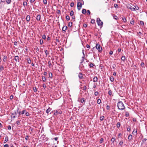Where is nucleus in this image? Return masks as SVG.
I'll return each mask as SVG.
<instances>
[{
  "label": "nucleus",
  "mask_w": 147,
  "mask_h": 147,
  "mask_svg": "<svg viewBox=\"0 0 147 147\" xmlns=\"http://www.w3.org/2000/svg\"><path fill=\"white\" fill-rule=\"evenodd\" d=\"M97 104H99L101 103V100L100 99H98L97 100Z\"/></svg>",
  "instance_id": "nucleus-27"
},
{
  "label": "nucleus",
  "mask_w": 147,
  "mask_h": 147,
  "mask_svg": "<svg viewBox=\"0 0 147 147\" xmlns=\"http://www.w3.org/2000/svg\"><path fill=\"white\" fill-rule=\"evenodd\" d=\"M110 79L111 82H113L114 81V78L113 76H111L110 78Z\"/></svg>",
  "instance_id": "nucleus-21"
},
{
  "label": "nucleus",
  "mask_w": 147,
  "mask_h": 147,
  "mask_svg": "<svg viewBox=\"0 0 147 147\" xmlns=\"http://www.w3.org/2000/svg\"><path fill=\"white\" fill-rule=\"evenodd\" d=\"M67 27L66 26H63L62 28V31L65 32V30H67Z\"/></svg>",
  "instance_id": "nucleus-14"
},
{
  "label": "nucleus",
  "mask_w": 147,
  "mask_h": 147,
  "mask_svg": "<svg viewBox=\"0 0 147 147\" xmlns=\"http://www.w3.org/2000/svg\"><path fill=\"white\" fill-rule=\"evenodd\" d=\"M130 23L131 24H134V21L133 20H132L130 21Z\"/></svg>",
  "instance_id": "nucleus-59"
},
{
  "label": "nucleus",
  "mask_w": 147,
  "mask_h": 147,
  "mask_svg": "<svg viewBox=\"0 0 147 147\" xmlns=\"http://www.w3.org/2000/svg\"><path fill=\"white\" fill-rule=\"evenodd\" d=\"M132 134L133 135L135 136V137L137 136V129H134L133 131Z\"/></svg>",
  "instance_id": "nucleus-7"
},
{
  "label": "nucleus",
  "mask_w": 147,
  "mask_h": 147,
  "mask_svg": "<svg viewBox=\"0 0 147 147\" xmlns=\"http://www.w3.org/2000/svg\"><path fill=\"white\" fill-rule=\"evenodd\" d=\"M3 61L4 62H6L7 61V57L6 55H3Z\"/></svg>",
  "instance_id": "nucleus-12"
},
{
  "label": "nucleus",
  "mask_w": 147,
  "mask_h": 147,
  "mask_svg": "<svg viewBox=\"0 0 147 147\" xmlns=\"http://www.w3.org/2000/svg\"><path fill=\"white\" fill-rule=\"evenodd\" d=\"M87 13L89 15H90V12L89 10H88L87 11Z\"/></svg>",
  "instance_id": "nucleus-55"
},
{
  "label": "nucleus",
  "mask_w": 147,
  "mask_h": 147,
  "mask_svg": "<svg viewBox=\"0 0 147 147\" xmlns=\"http://www.w3.org/2000/svg\"><path fill=\"white\" fill-rule=\"evenodd\" d=\"M45 54L46 55V56H47L49 54V52L47 51V50H46L45 51Z\"/></svg>",
  "instance_id": "nucleus-35"
},
{
  "label": "nucleus",
  "mask_w": 147,
  "mask_h": 147,
  "mask_svg": "<svg viewBox=\"0 0 147 147\" xmlns=\"http://www.w3.org/2000/svg\"><path fill=\"white\" fill-rule=\"evenodd\" d=\"M0 69L1 71L3 70L4 69V67L3 66L1 65L0 66Z\"/></svg>",
  "instance_id": "nucleus-46"
},
{
  "label": "nucleus",
  "mask_w": 147,
  "mask_h": 147,
  "mask_svg": "<svg viewBox=\"0 0 147 147\" xmlns=\"http://www.w3.org/2000/svg\"><path fill=\"white\" fill-rule=\"evenodd\" d=\"M55 41L57 42H59V38L58 37H56L55 39Z\"/></svg>",
  "instance_id": "nucleus-34"
},
{
  "label": "nucleus",
  "mask_w": 147,
  "mask_h": 147,
  "mask_svg": "<svg viewBox=\"0 0 147 147\" xmlns=\"http://www.w3.org/2000/svg\"><path fill=\"white\" fill-rule=\"evenodd\" d=\"M98 94H99V92L97 91L95 92H94V95L95 96H97Z\"/></svg>",
  "instance_id": "nucleus-45"
},
{
  "label": "nucleus",
  "mask_w": 147,
  "mask_h": 147,
  "mask_svg": "<svg viewBox=\"0 0 147 147\" xmlns=\"http://www.w3.org/2000/svg\"><path fill=\"white\" fill-rule=\"evenodd\" d=\"M80 1L83 2V4H82L81 2L78 3L77 4V7H78V10H80L81 8L82 7V5L84 4V2L82 0H81Z\"/></svg>",
  "instance_id": "nucleus-3"
},
{
  "label": "nucleus",
  "mask_w": 147,
  "mask_h": 147,
  "mask_svg": "<svg viewBox=\"0 0 147 147\" xmlns=\"http://www.w3.org/2000/svg\"><path fill=\"white\" fill-rule=\"evenodd\" d=\"M41 18V16L40 15H38L36 17V20H39Z\"/></svg>",
  "instance_id": "nucleus-16"
},
{
  "label": "nucleus",
  "mask_w": 147,
  "mask_h": 147,
  "mask_svg": "<svg viewBox=\"0 0 147 147\" xmlns=\"http://www.w3.org/2000/svg\"><path fill=\"white\" fill-rule=\"evenodd\" d=\"M46 38V36H45V35L44 34V35H42V38L43 39H44V40Z\"/></svg>",
  "instance_id": "nucleus-51"
},
{
  "label": "nucleus",
  "mask_w": 147,
  "mask_h": 147,
  "mask_svg": "<svg viewBox=\"0 0 147 147\" xmlns=\"http://www.w3.org/2000/svg\"><path fill=\"white\" fill-rule=\"evenodd\" d=\"M43 2L45 4H47V0H43Z\"/></svg>",
  "instance_id": "nucleus-56"
},
{
  "label": "nucleus",
  "mask_w": 147,
  "mask_h": 147,
  "mask_svg": "<svg viewBox=\"0 0 147 147\" xmlns=\"http://www.w3.org/2000/svg\"><path fill=\"white\" fill-rule=\"evenodd\" d=\"M72 25V22H70L68 24V26L70 27H71Z\"/></svg>",
  "instance_id": "nucleus-36"
},
{
  "label": "nucleus",
  "mask_w": 147,
  "mask_h": 147,
  "mask_svg": "<svg viewBox=\"0 0 147 147\" xmlns=\"http://www.w3.org/2000/svg\"><path fill=\"white\" fill-rule=\"evenodd\" d=\"M114 7L115 8H118V5L117 4H114Z\"/></svg>",
  "instance_id": "nucleus-44"
},
{
  "label": "nucleus",
  "mask_w": 147,
  "mask_h": 147,
  "mask_svg": "<svg viewBox=\"0 0 147 147\" xmlns=\"http://www.w3.org/2000/svg\"><path fill=\"white\" fill-rule=\"evenodd\" d=\"M66 19L67 20H70V18L69 16L67 15L66 16Z\"/></svg>",
  "instance_id": "nucleus-40"
},
{
  "label": "nucleus",
  "mask_w": 147,
  "mask_h": 147,
  "mask_svg": "<svg viewBox=\"0 0 147 147\" xmlns=\"http://www.w3.org/2000/svg\"><path fill=\"white\" fill-rule=\"evenodd\" d=\"M49 77L51 78H52L53 77V75L51 73H49Z\"/></svg>",
  "instance_id": "nucleus-37"
},
{
  "label": "nucleus",
  "mask_w": 147,
  "mask_h": 147,
  "mask_svg": "<svg viewBox=\"0 0 147 147\" xmlns=\"http://www.w3.org/2000/svg\"><path fill=\"white\" fill-rule=\"evenodd\" d=\"M74 5V3L73 2H71L70 4V6L71 7H73Z\"/></svg>",
  "instance_id": "nucleus-52"
},
{
  "label": "nucleus",
  "mask_w": 147,
  "mask_h": 147,
  "mask_svg": "<svg viewBox=\"0 0 147 147\" xmlns=\"http://www.w3.org/2000/svg\"><path fill=\"white\" fill-rule=\"evenodd\" d=\"M135 7H132L130 5L128 6L127 7L129 9H130L132 11H135L136 10H136H138V9H137V8H138V6H134Z\"/></svg>",
  "instance_id": "nucleus-6"
},
{
  "label": "nucleus",
  "mask_w": 147,
  "mask_h": 147,
  "mask_svg": "<svg viewBox=\"0 0 147 147\" xmlns=\"http://www.w3.org/2000/svg\"><path fill=\"white\" fill-rule=\"evenodd\" d=\"M40 45H42L43 43V40L42 39H40Z\"/></svg>",
  "instance_id": "nucleus-49"
},
{
  "label": "nucleus",
  "mask_w": 147,
  "mask_h": 147,
  "mask_svg": "<svg viewBox=\"0 0 147 147\" xmlns=\"http://www.w3.org/2000/svg\"><path fill=\"white\" fill-rule=\"evenodd\" d=\"M122 19L124 22L125 23L126 22L127 20H126V19L125 17H123L122 18Z\"/></svg>",
  "instance_id": "nucleus-22"
},
{
  "label": "nucleus",
  "mask_w": 147,
  "mask_h": 147,
  "mask_svg": "<svg viewBox=\"0 0 147 147\" xmlns=\"http://www.w3.org/2000/svg\"><path fill=\"white\" fill-rule=\"evenodd\" d=\"M82 13L83 14H85L86 12V10L85 9H83L82 10Z\"/></svg>",
  "instance_id": "nucleus-19"
},
{
  "label": "nucleus",
  "mask_w": 147,
  "mask_h": 147,
  "mask_svg": "<svg viewBox=\"0 0 147 147\" xmlns=\"http://www.w3.org/2000/svg\"><path fill=\"white\" fill-rule=\"evenodd\" d=\"M27 61L28 63L29 64H30L31 63V61L29 58L28 59Z\"/></svg>",
  "instance_id": "nucleus-43"
},
{
  "label": "nucleus",
  "mask_w": 147,
  "mask_h": 147,
  "mask_svg": "<svg viewBox=\"0 0 147 147\" xmlns=\"http://www.w3.org/2000/svg\"><path fill=\"white\" fill-rule=\"evenodd\" d=\"M112 93H113L112 91L111 90H110L109 91L108 94L110 95L111 96V95H112V96H113V94H112Z\"/></svg>",
  "instance_id": "nucleus-18"
},
{
  "label": "nucleus",
  "mask_w": 147,
  "mask_h": 147,
  "mask_svg": "<svg viewBox=\"0 0 147 147\" xmlns=\"http://www.w3.org/2000/svg\"><path fill=\"white\" fill-rule=\"evenodd\" d=\"M142 35H142V34L141 33V32H139L138 33V36H140V38H141V36H142Z\"/></svg>",
  "instance_id": "nucleus-48"
},
{
  "label": "nucleus",
  "mask_w": 147,
  "mask_h": 147,
  "mask_svg": "<svg viewBox=\"0 0 147 147\" xmlns=\"http://www.w3.org/2000/svg\"><path fill=\"white\" fill-rule=\"evenodd\" d=\"M7 129L9 130H10L11 129V127L10 125H9L7 126Z\"/></svg>",
  "instance_id": "nucleus-60"
},
{
  "label": "nucleus",
  "mask_w": 147,
  "mask_h": 147,
  "mask_svg": "<svg viewBox=\"0 0 147 147\" xmlns=\"http://www.w3.org/2000/svg\"><path fill=\"white\" fill-rule=\"evenodd\" d=\"M120 126V123L118 122L117 124V128H119Z\"/></svg>",
  "instance_id": "nucleus-23"
},
{
  "label": "nucleus",
  "mask_w": 147,
  "mask_h": 147,
  "mask_svg": "<svg viewBox=\"0 0 147 147\" xmlns=\"http://www.w3.org/2000/svg\"><path fill=\"white\" fill-rule=\"evenodd\" d=\"M113 51H110L109 52V54L111 55L113 54Z\"/></svg>",
  "instance_id": "nucleus-62"
},
{
  "label": "nucleus",
  "mask_w": 147,
  "mask_h": 147,
  "mask_svg": "<svg viewBox=\"0 0 147 147\" xmlns=\"http://www.w3.org/2000/svg\"><path fill=\"white\" fill-rule=\"evenodd\" d=\"M117 105L118 108L119 110H123L125 108L123 103L121 101L119 102L117 104Z\"/></svg>",
  "instance_id": "nucleus-1"
},
{
  "label": "nucleus",
  "mask_w": 147,
  "mask_h": 147,
  "mask_svg": "<svg viewBox=\"0 0 147 147\" xmlns=\"http://www.w3.org/2000/svg\"><path fill=\"white\" fill-rule=\"evenodd\" d=\"M42 80L43 82H45L46 80V78L44 76H42Z\"/></svg>",
  "instance_id": "nucleus-30"
},
{
  "label": "nucleus",
  "mask_w": 147,
  "mask_h": 147,
  "mask_svg": "<svg viewBox=\"0 0 147 147\" xmlns=\"http://www.w3.org/2000/svg\"><path fill=\"white\" fill-rule=\"evenodd\" d=\"M30 20V16L29 15L27 16L26 17V20L27 22H29Z\"/></svg>",
  "instance_id": "nucleus-13"
},
{
  "label": "nucleus",
  "mask_w": 147,
  "mask_h": 147,
  "mask_svg": "<svg viewBox=\"0 0 147 147\" xmlns=\"http://www.w3.org/2000/svg\"><path fill=\"white\" fill-rule=\"evenodd\" d=\"M26 110H24L22 111V114L23 115L24 114V113L25 112Z\"/></svg>",
  "instance_id": "nucleus-63"
},
{
  "label": "nucleus",
  "mask_w": 147,
  "mask_h": 147,
  "mask_svg": "<svg viewBox=\"0 0 147 147\" xmlns=\"http://www.w3.org/2000/svg\"><path fill=\"white\" fill-rule=\"evenodd\" d=\"M128 140H131V139H132V135L131 134H130L129 135L128 137Z\"/></svg>",
  "instance_id": "nucleus-20"
},
{
  "label": "nucleus",
  "mask_w": 147,
  "mask_h": 147,
  "mask_svg": "<svg viewBox=\"0 0 147 147\" xmlns=\"http://www.w3.org/2000/svg\"><path fill=\"white\" fill-rule=\"evenodd\" d=\"M107 110H109L110 109V107L109 105H107Z\"/></svg>",
  "instance_id": "nucleus-53"
},
{
  "label": "nucleus",
  "mask_w": 147,
  "mask_h": 147,
  "mask_svg": "<svg viewBox=\"0 0 147 147\" xmlns=\"http://www.w3.org/2000/svg\"><path fill=\"white\" fill-rule=\"evenodd\" d=\"M96 22L97 23L98 25L100 27H102L103 24V22L100 20L99 18H97L96 20Z\"/></svg>",
  "instance_id": "nucleus-2"
},
{
  "label": "nucleus",
  "mask_w": 147,
  "mask_h": 147,
  "mask_svg": "<svg viewBox=\"0 0 147 147\" xmlns=\"http://www.w3.org/2000/svg\"><path fill=\"white\" fill-rule=\"evenodd\" d=\"M9 145L7 144H6L4 145V147H9Z\"/></svg>",
  "instance_id": "nucleus-64"
},
{
  "label": "nucleus",
  "mask_w": 147,
  "mask_h": 147,
  "mask_svg": "<svg viewBox=\"0 0 147 147\" xmlns=\"http://www.w3.org/2000/svg\"><path fill=\"white\" fill-rule=\"evenodd\" d=\"M127 130L128 131H129L131 130V127L130 126H128L127 128Z\"/></svg>",
  "instance_id": "nucleus-47"
},
{
  "label": "nucleus",
  "mask_w": 147,
  "mask_h": 147,
  "mask_svg": "<svg viewBox=\"0 0 147 147\" xmlns=\"http://www.w3.org/2000/svg\"><path fill=\"white\" fill-rule=\"evenodd\" d=\"M18 44V42H17L15 41L14 42V45L15 46H17Z\"/></svg>",
  "instance_id": "nucleus-61"
},
{
  "label": "nucleus",
  "mask_w": 147,
  "mask_h": 147,
  "mask_svg": "<svg viewBox=\"0 0 147 147\" xmlns=\"http://www.w3.org/2000/svg\"><path fill=\"white\" fill-rule=\"evenodd\" d=\"M94 65V64L91 63L89 65V67L90 68L92 67Z\"/></svg>",
  "instance_id": "nucleus-29"
},
{
  "label": "nucleus",
  "mask_w": 147,
  "mask_h": 147,
  "mask_svg": "<svg viewBox=\"0 0 147 147\" xmlns=\"http://www.w3.org/2000/svg\"><path fill=\"white\" fill-rule=\"evenodd\" d=\"M7 4H10L11 2V0H5Z\"/></svg>",
  "instance_id": "nucleus-42"
},
{
  "label": "nucleus",
  "mask_w": 147,
  "mask_h": 147,
  "mask_svg": "<svg viewBox=\"0 0 147 147\" xmlns=\"http://www.w3.org/2000/svg\"><path fill=\"white\" fill-rule=\"evenodd\" d=\"M74 12L73 10L71 11L70 15L71 16H72L74 15Z\"/></svg>",
  "instance_id": "nucleus-38"
},
{
  "label": "nucleus",
  "mask_w": 147,
  "mask_h": 147,
  "mask_svg": "<svg viewBox=\"0 0 147 147\" xmlns=\"http://www.w3.org/2000/svg\"><path fill=\"white\" fill-rule=\"evenodd\" d=\"M54 115H57L58 114H61L62 113V111L60 110H55L54 111Z\"/></svg>",
  "instance_id": "nucleus-4"
},
{
  "label": "nucleus",
  "mask_w": 147,
  "mask_h": 147,
  "mask_svg": "<svg viewBox=\"0 0 147 147\" xmlns=\"http://www.w3.org/2000/svg\"><path fill=\"white\" fill-rule=\"evenodd\" d=\"M98 78L96 76H95L93 78V82H98Z\"/></svg>",
  "instance_id": "nucleus-10"
},
{
  "label": "nucleus",
  "mask_w": 147,
  "mask_h": 147,
  "mask_svg": "<svg viewBox=\"0 0 147 147\" xmlns=\"http://www.w3.org/2000/svg\"><path fill=\"white\" fill-rule=\"evenodd\" d=\"M105 117L104 116H102L100 117V121H102L104 119Z\"/></svg>",
  "instance_id": "nucleus-26"
},
{
  "label": "nucleus",
  "mask_w": 147,
  "mask_h": 147,
  "mask_svg": "<svg viewBox=\"0 0 147 147\" xmlns=\"http://www.w3.org/2000/svg\"><path fill=\"white\" fill-rule=\"evenodd\" d=\"M80 101L81 103H83V102H85V100H84V98H82L81 99Z\"/></svg>",
  "instance_id": "nucleus-28"
},
{
  "label": "nucleus",
  "mask_w": 147,
  "mask_h": 147,
  "mask_svg": "<svg viewBox=\"0 0 147 147\" xmlns=\"http://www.w3.org/2000/svg\"><path fill=\"white\" fill-rule=\"evenodd\" d=\"M123 144V142L122 141H120L119 143V144L121 146Z\"/></svg>",
  "instance_id": "nucleus-50"
},
{
  "label": "nucleus",
  "mask_w": 147,
  "mask_h": 147,
  "mask_svg": "<svg viewBox=\"0 0 147 147\" xmlns=\"http://www.w3.org/2000/svg\"><path fill=\"white\" fill-rule=\"evenodd\" d=\"M23 5L24 7H25L27 5V3L26 2L24 1L23 3Z\"/></svg>",
  "instance_id": "nucleus-39"
},
{
  "label": "nucleus",
  "mask_w": 147,
  "mask_h": 147,
  "mask_svg": "<svg viewBox=\"0 0 147 147\" xmlns=\"http://www.w3.org/2000/svg\"><path fill=\"white\" fill-rule=\"evenodd\" d=\"M81 88V89H82V87ZM86 86H84L83 87V90L84 91H85L86 90Z\"/></svg>",
  "instance_id": "nucleus-31"
},
{
  "label": "nucleus",
  "mask_w": 147,
  "mask_h": 147,
  "mask_svg": "<svg viewBox=\"0 0 147 147\" xmlns=\"http://www.w3.org/2000/svg\"><path fill=\"white\" fill-rule=\"evenodd\" d=\"M8 140V137L7 136H6L5 137V140H4V143H6Z\"/></svg>",
  "instance_id": "nucleus-15"
},
{
  "label": "nucleus",
  "mask_w": 147,
  "mask_h": 147,
  "mask_svg": "<svg viewBox=\"0 0 147 147\" xmlns=\"http://www.w3.org/2000/svg\"><path fill=\"white\" fill-rule=\"evenodd\" d=\"M91 22L92 24H93L95 22V20L94 19H92L91 20Z\"/></svg>",
  "instance_id": "nucleus-58"
},
{
  "label": "nucleus",
  "mask_w": 147,
  "mask_h": 147,
  "mask_svg": "<svg viewBox=\"0 0 147 147\" xmlns=\"http://www.w3.org/2000/svg\"><path fill=\"white\" fill-rule=\"evenodd\" d=\"M29 137V136H28L27 135L26 136H25V139L26 140H29V139L28 138Z\"/></svg>",
  "instance_id": "nucleus-54"
},
{
  "label": "nucleus",
  "mask_w": 147,
  "mask_h": 147,
  "mask_svg": "<svg viewBox=\"0 0 147 147\" xmlns=\"http://www.w3.org/2000/svg\"><path fill=\"white\" fill-rule=\"evenodd\" d=\"M95 47H96V49L98 50L99 52L100 53L101 52L102 50V47L100 46L99 44H97L96 45Z\"/></svg>",
  "instance_id": "nucleus-5"
},
{
  "label": "nucleus",
  "mask_w": 147,
  "mask_h": 147,
  "mask_svg": "<svg viewBox=\"0 0 147 147\" xmlns=\"http://www.w3.org/2000/svg\"><path fill=\"white\" fill-rule=\"evenodd\" d=\"M116 139L115 138L113 137L111 139V141L112 142V143H113L114 141H115Z\"/></svg>",
  "instance_id": "nucleus-32"
},
{
  "label": "nucleus",
  "mask_w": 147,
  "mask_h": 147,
  "mask_svg": "<svg viewBox=\"0 0 147 147\" xmlns=\"http://www.w3.org/2000/svg\"><path fill=\"white\" fill-rule=\"evenodd\" d=\"M51 111V109L49 107L46 110V112L48 114L49 113L50 111Z\"/></svg>",
  "instance_id": "nucleus-17"
},
{
  "label": "nucleus",
  "mask_w": 147,
  "mask_h": 147,
  "mask_svg": "<svg viewBox=\"0 0 147 147\" xmlns=\"http://www.w3.org/2000/svg\"><path fill=\"white\" fill-rule=\"evenodd\" d=\"M140 24L143 26L144 25V22L142 21H140Z\"/></svg>",
  "instance_id": "nucleus-33"
},
{
  "label": "nucleus",
  "mask_w": 147,
  "mask_h": 147,
  "mask_svg": "<svg viewBox=\"0 0 147 147\" xmlns=\"http://www.w3.org/2000/svg\"><path fill=\"white\" fill-rule=\"evenodd\" d=\"M125 59V57L124 56H122L121 57V60L123 61H124Z\"/></svg>",
  "instance_id": "nucleus-24"
},
{
  "label": "nucleus",
  "mask_w": 147,
  "mask_h": 147,
  "mask_svg": "<svg viewBox=\"0 0 147 147\" xmlns=\"http://www.w3.org/2000/svg\"><path fill=\"white\" fill-rule=\"evenodd\" d=\"M78 77L80 79H82L83 78V77L82 76V74L81 73H80L78 75Z\"/></svg>",
  "instance_id": "nucleus-9"
},
{
  "label": "nucleus",
  "mask_w": 147,
  "mask_h": 147,
  "mask_svg": "<svg viewBox=\"0 0 147 147\" xmlns=\"http://www.w3.org/2000/svg\"><path fill=\"white\" fill-rule=\"evenodd\" d=\"M33 90H34V91L35 92H36L37 91V89H36V87H35V88L34 87Z\"/></svg>",
  "instance_id": "nucleus-57"
},
{
  "label": "nucleus",
  "mask_w": 147,
  "mask_h": 147,
  "mask_svg": "<svg viewBox=\"0 0 147 147\" xmlns=\"http://www.w3.org/2000/svg\"><path fill=\"white\" fill-rule=\"evenodd\" d=\"M20 120H18L16 121V124L18 125H20Z\"/></svg>",
  "instance_id": "nucleus-41"
},
{
  "label": "nucleus",
  "mask_w": 147,
  "mask_h": 147,
  "mask_svg": "<svg viewBox=\"0 0 147 147\" xmlns=\"http://www.w3.org/2000/svg\"><path fill=\"white\" fill-rule=\"evenodd\" d=\"M14 59L16 62L19 61V57L18 56H15V57Z\"/></svg>",
  "instance_id": "nucleus-11"
},
{
  "label": "nucleus",
  "mask_w": 147,
  "mask_h": 147,
  "mask_svg": "<svg viewBox=\"0 0 147 147\" xmlns=\"http://www.w3.org/2000/svg\"><path fill=\"white\" fill-rule=\"evenodd\" d=\"M129 115V112L127 111H126L125 112V117H128Z\"/></svg>",
  "instance_id": "nucleus-25"
},
{
  "label": "nucleus",
  "mask_w": 147,
  "mask_h": 147,
  "mask_svg": "<svg viewBox=\"0 0 147 147\" xmlns=\"http://www.w3.org/2000/svg\"><path fill=\"white\" fill-rule=\"evenodd\" d=\"M17 115V113L16 112H15L14 113H11V117H13V118H15L16 117V116Z\"/></svg>",
  "instance_id": "nucleus-8"
}]
</instances>
